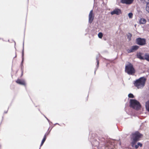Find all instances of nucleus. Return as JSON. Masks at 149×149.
I'll list each match as a JSON object with an SVG mask.
<instances>
[{
    "mask_svg": "<svg viewBox=\"0 0 149 149\" xmlns=\"http://www.w3.org/2000/svg\"><path fill=\"white\" fill-rule=\"evenodd\" d=\"M146 79L144 77H140L134 81V86L138 89H142L145 86Z\"/></svg>",
    "mask_w": 149,
    "mask_h": 149,
    "instance_id": "obj_1",
    "label": "nucleus"
},
{
    "mask_svg": "<svg viewBox=\"0 0 149 149\" xmlns=\"http://www.w3.org/2000/svg\"><path fill=\"white\" fill-rule=\"evenodd\" d=\"M142 136V134L138 131H136L132 133V137L131 138L132 141L131 143L132 147H134V144H135L136 142L140 140Z\"/></svg>",
    "mask_w": 149,
    "mask_h": 149,
    "instance_id": "obj_2",
    "label": "nucleus"
},
{
    "mask_svg": "<svg viewBox=\"0 0 149 149\" xmlns=\"http://www.w3.org/2000/svg\"><path fill=\"white\" fill-rule=\"evenodd\" d=\"M125 71L129 75H133L135 72L133 65L130 63L125 66Z\"/></svg>",
    "mask_w": 149,
    "mask_h": 149,
    "instance_id": "obj_3",
    "label": "nucleus"
},
{
    "mask_svg": "<svg viewBox=\"0 0 149 149\" xmlns=\"http://www.w3.org/2000/svg\"><path fill=\"white\" fill-rule=\"evenodd\" d=\"M130 106L134 109L138 110L141 107L140 103L137 100L134 99H131L130 101Z\"/></svg>",
    "mask_w": 149,
    "mask_h": 149,
    "instance_id": "obj_4",
    "label": "nucleus"
},
{
    "mask_svg": "<svg viewBox=\"0 0 149 149\" xmlns=\"http://www.w3.org/2000/svg\"><path fill=\"white\" fill-rule=\"evenodd\" d=\"M136 43L140 46H143L146 44V40L144 38L139 37L137 38L135 40Z\"/></svg>",
    "mask_w": 149,
    "mask_h": 149,
    "instance_id": "obj_5",
    "label": "nucleus"
},
{
    "mask_svg": "<svg viewBox=\"0 0 149 149\" xmlns=\"http://www.w3.org/2000/svg\"><path fill=\"white\" fill-rule=\"evenodd\" d=\"M24 39L23 43V49L22 52V61L20 64L21 69L22 71V75H23V63L24 60Z\"/></svg>",
    "mask_w": 149,
    "mask_h": 149,
    "instance_id": "obj_6",
    "label": "nucleus"
},
{
    "mask_svg": "<svg viewBox=\"0 0 149 149\" xmlns=\"http://www.w3.org/2000/svg\"><path fill=\"white\" fill-rule=\"evenodd\" d=\"M139 48V47L137 45H134L132 46L131 48L127 50L128 53H130L135 52Z\"/></svg>",
    "mask_w": 149,
    "mask_h": 149,
    "instance_id": "obj_7",
    "label": "nucleus"
},
{
    "mask_svg": "<svg viewBox=\"0 0 149 149\" xmlns=\"http://www.w3.org/2000/svg\"><path fill=\"white\" fill-rule=\"evenodd\" d=\"M110 13L111 15L116 14L118 15L121 13V11L120 9L118 8H116L113 11H112Z\"/></svg>",
    "mask_w": 149,
    "mask_h": 149,
    "instance_id": "obj_8",
    "label": "nucleus"
},
{
    "mask_svg": "<svg viewBox=\"0 0 149 149\" xmlns=\"http://www.w3.org/2000/svg\"><path fill=\"white\" fill-rule=\"evenodd\" d=\"M93 10H91L89 15L88 22L90 24L92 23L94 19V16L93 15Z\"/></svg>",
    "mask_w": 149,
    "mask_h": 149,
    "instance_id": "obj_9",
    "label": "nucleus"
},
{
    "mask_svg": "<svg viewBox=\"0 0 149 149\" xmlns=\"http://www.w3.org/2000/svg\"><path fill=\"white\" fill-rule=\"evenodd\" d=\"M144 54L141 52L137 53L136 55V57L138 58L141 60H145V56H144Z\"/></svg>",
    "mask_w": 149,
    "mask_h": 149,
    "instance_id": "obj_10",
    "label": "nucleus"
},
{
    "mask_svg": "<svg viewBox=\"0 0 149 149\" xmlns=\"http://www.w3.org/2000/svg\"><path fill=\"white\" fill-rule=\"evenodd\" d=\"M134 1V0H121V2L122 3L130 5Z\"/></svg>",
    "mask_w": 149,
    "mask_h": 149,
    "instance_id": "obj_11",
    "label": "nucleus"
},
{
    "mask_svg": "<svg viewBox=\"0 0 149 149\" xmlns=\"http://www.w3.org/2000/svg\"><path fill=\"white\" fill-rule=\"evenodd\" d=\"M99 56H99V54L97 55L96 56V61H97V64L96 65V68H95V70L94 74H95L96 71L97 70V69L98 68V66H99V60H98V59L99 58Z\"/></svg>",
    "mask_w": 149,
    "mask_h": 149,
    "instance_id": "obj_12",
    "label": "nucleus"
},
{
    "mask_svg": "<svg viewBox=\"0 0 149 149\" xmlns=\"http://www.w3.org/2000/svg\"><path fill=\"white\" fill-rule=\"evenodd\" d=\"M16 82L20 85H25V82L24 81H22L20 79H18L16 81Z\"/></svg>",
    "mask_w": 149,
    "mask_h": 149,
    "instance_id": "obj_13",
    "label": "nucleus"
},
{
    "mask_svg": "<svg viewBox=\"0 0 149 149\" xmlns=\"http://www.w3.org/2000/svg\"><path fill=\"white\" fill-rule=\"evenodd\" d=\"M144 56H145V60L149 62V53H145Z\"/></svg>",
    "mask_w": 149,
    "mask_h": 149,
    "instance_id": "obj_14",
    "label": "nucleus"
},
{
    "mask_svg": "<svg viewBox=\"0 0 149 149\" xmlns=\"http://www.w3.org/2000/svg\"><path fill=\"white\" fill-rule=\"evenodd\" d=\"M145 107L146 110L149 112V100L146 102Z\"/></svg>",
    "mask_w": 149,
    "mask_h": 149,
    "instance_id": "obj_15",
    "label": "nucleus"
},
{
    "mask_svg": "<svg viewBox=\"0 0 149 149\" xmlns=\"http://www.w3.org/2000/svg\"><path fill=\"white\" fill-rule=\"evenodd\" d=\"M142 146V144L140 143V142H138L137 143V145L134 144V147H135V148L136 149H137L139 146H140V147H141Z\"/></svg>",
    "mask_w": 149,
    "mask_h": 149,
    "instance_id": "obj_16",
    "label": "nucleus"
},
{
    "mask_svg": "<svg viewBox=\"0 0 149 149\" xmlns=\"http://www.w3.org/2000/svg\"><path fill=\"white\" fill-rule=\"evenodd\" d=\"M140 24H145L146 22V20L144 18H141L139 21Z\"/></svg>",
    "mask_w": 149,
    "mask_h": 149,
    "instance_id": "obj_17",
    "label": "nucleus"
},
{
    "mask_svg": "<svg viewBox=\"0 0 149 149\" xmlns=\"http://www.w3.org/2000/svg\"><path fill=\"white\" fill-rule=\"evenodd\" d=\"M127 39L129 41H130L131 40V38L132 36V34L130 33H128L127 35Z\"/></svg>",
    "mask_w": 149,
    "mask_h": 149,
    "instance_id": "obj_18",
    "label": "nucleus"
},
{
    "mask_svg": "<svg viewBox=\"0 0 149 149\" xmlns=\"http://www.w3.org/2000/svg\"><path fill=\"white\" fill-rule=\"evenodd\" d=\"M93 146H95L97 147V148H98V146L99 145V142L97 141H95V143L94 144H92Z\"/></svg>",
    "mask_w": 149,
    "mask_h": 149,
    "instance_id": "obj_19",
    "label": "nucleus"
},
{
    "mask_svg": "<svg viewBox=\"0 0 149 149\" xmlns=\"http://www.w3.org/2000/svg\"><path fill=\"white\" fill-rule=\"evenodd\" d=\"M146 4L147 5L146 7V10L149 13V6H148V5H149V3H147Z\"/></svg>",
    "mask_w": 149,
    "mask_h": 149,
    "instance_id": "obj_20",
    "label": "nucleus"
},
{
    "mask_svg": "<svg viewBox=\"0 0 149 149\" xmlns=\"http://www.w3.org/2000/svg\"><path fill=\"white\" fill-rule=\"evenodd\" d=\"M98 37L99 38H101L103 36V34L102 33L100 32L98 34Z\"/></svg>",
    "mask_w": 149,
    "mask_h": 149,
    "instance_id": "obj_21",
    "label": "nucleus"
},
{
    "mask_svg": "<svg viewBox=\"0 0 149 149\" xmlns=\"http://www.w3.org/2000/svg\"><path fill=\"white\" fill-rule=\"evenodd\" d=\"M128 96L129 98H133L134 97V95L131 93H130L128 94Z\"/></svg>",
    "mask_w": 149,
    "mask_h": 149,
    "instance_id": "obj_22",
    "label": "nucleus"
},
{
    "mask_svg": "<svg viewBox=\"0 0 149 149\" xmlns=\"http://www.w3.org/2000/svg\"><path fill=\"white\" fill-rule=\"evenodd\" d=\"M128 16L130 18H132L133 16V14L132 13H130L128 14Z\"/></svg>",
    "mask_w": 149,
    "mask_h": 149,
    "instance_id": "obj_23",
    "label": "nucleus"
},
{
    "mask_svg": "<svg viewBox=\"0 0 149 149\" xmlns=\"http://www.w3.org/2000/svg\"><path fill=\"white\" fill-rule=\"evenodd\" d=\"M46 139V135H45L44 138H43V139H42L41 142L44 143V142H45V141Z\"/></svg>",
    "mask_w": 149,
    "mask_h": 149,
    "instance_id": "obj_24",
    "label": "nucleus"
},
{
    "mask_svg": "<svg viewBox=\"0 0 149 149\" xmlns=\"http://www.w3.org/2000/svg\"><path fill=\"white\" fill-rule=\"evenodd\" d=\"M142 2L146 3H149V0H140Z\"/></svg>",
    "mask_w": 149,
    "mask_h": 149,
    "instance_id": "obj_25",
    "label": "nucleus"
},
{
    "mask_svg": "<svg viewBox=\"0 0 149 149\" xmlns=\"http://www.w3.org/2000/svg\"><path fill=\"white\" fill-rule=\"evenodd\" d=\"M44 116H45V117L46 118V119H47V120H48V122L49 123L50 122V120L46 117L44 115Z\"/></svg>",
    "mask_w": 149,
    "mask_h": 149,
    "instance_id": "obj_26",
    "label": "nucleus"
},
{
    "mask_svg": "<svg viewBox=\"0 0 149 149\" xmlns=\"http://www.w3.org/2000/svg\"><path fill=\"white\" fill-rule=\"evenodd\" d=\"M49 134V132H48V133H46V134H45V135H46H46H48Z\"/></svg>",
    "mask_w": 149,
    "mask_h": 149,
    "instance_id": "obj_27",
    "label": "nucleus"
},
{
    "mask_svg": "<svg viewBox=\"0 0 149 149\" xmlns=\"http://www.w3.org/2000/svg\"><path fill=\"white\" fill-rule=\"evenodd\" d=\"M43 143H42V142L41 143L40 145V147H41L43 145Z\"/></svg>",
    "mask_w": 149,
    "mask_h": 149,
    "instance_id": "obj_28",
    "label": "nucleus"
},
{
    "mask_svg": "<svg viewBox=\"0 0 149 149\" xmlns=\"http://www.w3.org/2000/svg\"><path fill=\"white\" fill-rule=\"evenodd\" d=\"M2 147V145L1 144H0V149Z\"/></svg>",
    "mask_w": 149,
    "mask_h": 149,
    "instance_id": "obj_29",
    "label": "nucleus"
},
{
    "mask_svg": "<svg viewBox=\"0 0 149 149\" xmlns=\"http://www.w3.org/2000/svg\"><path fill=\"white\" fill-rule=\"evenodd\" d=\"M56 124H58V125H59L58 123H56L55 124H54V125H56Z\"/></svg>",
    "mask_w": 149,
    "mask_h": 149,
    "instance_id": "obj_30",
    "label": "nucleus"
},
{
    "mask_svg": "<svg viewBox=\"0 0 149 149\" xmlns=\"http://www.w3.org/2000/svg\"><path fill=\"white\" fill-rule=\"evenodd\" d=\"M0 40H3V38H0Z\"/></svg>",
    "mask_w": 149,
    "mask_h": 149,
    "instance_id": "obj_31",
    "label": "nucleus"
},
{
    "mask_svg": "<svg viewBox=\"0 0 149 149\" xmlns=\"http://www.w3.org/2000/svg\"><path fill=\"white\" fill-rule=\"evenodd\" d=\"M7 111H5V112H4V113H7Z\"/></svg>",
    "mask_w": 149,
    "mask_h": 149,
    "instance_id": "obj_32",
    "label": "nucleus"
},
{
    "mask_svg": "<svg viewBox=\"0 0 149 149\" xmlns=\"http://www.w3.org/2000/svg\"><path fill=\"white\" fill-rule=\"evenodd\" d=\"M49 123H52V122H50V121Z\"/></svg>",
    "mask_w": 149,
    "mask_h": 149,
    "instance_id": "obj_33",
    "label": "nucleus"
},
{
    "mask_svg": "<svg viewBox=\"0 0 149 149\" xmlns=\"http://www.w3.org/2000/svg\"><path fill=\"white\" fill-rule=\"evenodd\" d=\"M16 57V55L15 56V57Z\"/></svg>",
    "mask_w": 149,
    "mask_h": 149,
    "instance_id": "obj_34",
    "label": "nucleus"
},
{
    "mask_svg": "<svg viewBox=\"0 0 149 149\" xmlns=\"http://www.w3.org/2000/svg\"><path fill=\"white\" fill-rule=\"evenodd\" d=\"M39 149H40V148H39Z\"/></svg>",
    "mask_w": 149,
    "mask_h": 149,
    "instance_id": "obj_35",
    "label": "nucleus"
}]
</instances>
